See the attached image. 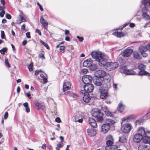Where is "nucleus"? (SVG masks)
I'll return each instance as SVG.
<instances>
[{"instance_id":"obj_1","label":"nucleus","mask_w":150,"mask_h":150,"mask_svg":"<svg viewBox=\"0 0 150 150\" xmlns=\"http://www.w3.org/2000/svg\"><path fill=\"white\" fill-rule=\"evenodd\" d=\"M92 58L98 62L99 64L101 67H104L107 70H113L118 67L119 64L117 62H107V60L103 56L100 52L93 51L91 53Z\"/></svg>"},{"instance_id":"obj_2","label":"nucleus","mask_w":150,"mask_h":150,"mask_svg":"<svg viewBox=\"0 0 150 150\" xmlns=\"http://www.w3.org/2000/svg\"><path fill=\"white\" fill-rule=\"evenodd\" d=\"M115 121L110 119H106L105 123L101 126V130L104 134L106 133L110 129V127L115 123Z\"/></svg>"},{"instance_id":"obj_3","label":"nucleus","mask_w":150,"mask_h":150,"mask_svg":"<svg viewBox=\"0 0 150 150\" xmlns=\"http://www.w3.org/2000/svg\"><path fill=\"white\" fill-rule=\"evenodd\" d=\"M92 116L96 118L98 122H102L103 120V116L104 114L98 108H94L92 109L91 112Z\"/></svg>"},{"instance_id":"obj_4","label":"nucleus","mask_w":150,"mask_h":150,"mask_svg":"<svg viewBox=\"0 0 150 150\" xmlns=\"http://www.w3.org/2000/svg\"><path fill=\"white\" fill-rule=\"evenodd\" d=\"M139 50L143 57H146L148 55V54L146 52L148 50L150 51V44H148L146 47L142 46L139 47Z\"/></svg>"},{"instance_id":"obj_5","label":"nucleus","mask_w":150,"mask_h":150,"mask_svg":"<svg viewBox=\"0 0 150 150\" xmlns=\"http://www.w3.org/2000/svg\"><path fill=\"white\" fill-rule=\"evenodd\" d=\"M93 81V78L90 75H84L82 78V81L85 85L90 84Z\"/></svg>"},{"instance_id":"obj_6","label":"nucleus","mask_w":150,"mask_h":150,"mask_svg":"<svg viewBox=\"0 0 150 150\" xmlns=\"http://www.w3.org/2000/svg\"><path fill=\"white\" fill-rule=\"evenodd\" d=\"M80 93L83 95V99L85 103H88L91 99L90 94L83 91V90L81 91Z\"/></svg>"},{"instance_id":"obj_7","label":"nucleus","mask_w":150,"mask_h":150,"mask_svg":"<svg viewBox=\"0 0 150 150\" xmlns=\"http://www.w3.org/2000/svg\"><path fill=\"white\" fill-rule=\"evenodd\" d=\"M106 72L104 71L99 70L95 72L94 77L103 79V78L106 76Z\"/></svg>"},{"instance_id":"obj_8","label":"nucleus","mask_w":150,"mask_h":150,"mask_svg":"<svg viewBox=\"0 0 150 150\" xmlns=\"http://www.w3.org/2000/svg\"><path fill=\"white\" fill-rule=\"evenodd\" d=\"M101 108L102 110L104 112L106 116L108 117H114V115L113 113L109 111V108L107 107L104 106H102Z\"/></svg>"},{"instance_id":"obj_9","label":"nucleus","mask_w":150,"mask_h":150,"mask_svg":"<svg viewBox=\"0 0 150 150\" xmlns=\"http://www.w3.org/2000/svg\"><path fill=\"white\" fill-rule=\"evenodd\" d=\"M131 129V125L129 124H126L122 126L121 130L125 133H128Z\"/></svg>"},{"instance_id":"obj_10","label":"nucleus","mask_w":150,"mask_h":150,"mask_svg":"<svg viewBox=\"0 0 150 150\" xmlns=\"http://www.w3.org/2000/svg\"><path fill=\"white\" fill-rule=\"evenodd\" d=\"M83 87L84 90L83 91L88 93L92 92L94 89L93 86L91 84L85 85L83 86Z\"/></svg>"},{"instance_id":"obj_11","label":"nucleus","mask_w":150,"mask_h":150,"mask_svg":"<svg viewBox=\"0 0 150 150\" xmlns=\"http://www.w3.org/2000/svg\"><path fill=\"white\" fill-rule=\"evenodd\" d=\"M99 91L100 93V97L101 98L106 99L108 98L109 96L107 91L103 90L101 88H100Z\"/></svg>"},{"instance_id":"obj_12","label":"nucleus","mask_w":150,"mask_h":150,"mask_svg":"<svg viewBox=\"0 0 150 150\" xmlns=\"http://www.w3.org/2000/svg\"><path fill=\"white\" fill-rule=\"evenodd\" d=\"M103 81V79L96 78L94 77L93 78V81L94 84L98 86L102 85Z\"/></svg>"},{"instance_id":"obj_13","label":"nucleus","mask_w":150,"mask_h":150,"mask_svg":"<svg viewBox=\"0 0 150 150\" xmlns=\"http://www.w3.org/2000/svg\"><path fill=\"white\" fill-rule=\"evenodd\" d=\"M70 82L67 80H65L63 85V91L64 92L71 88Z\"/></svg>"},{"instance_id":"obj_14","label":"nucleus","mask_w":150,"mask_h":150,"mask_svg":"<svg viewBox=\"0 0 150 150\" xmlns=\"http://www.w3.org/2000/svg\"><path fill=\"white\" fill-rule=\"evenodd\" d=\"M43 104L39 100H37L34 102V106L35 109L38 110L42 109L43 107Z\"/></svg>"},{"instance_id":"obj_15","label":"nucleus","mask_w":150,"mask_h":150,"mask_svg":"<svg viewBox=\"0 0 150 150\" xmlns=\"http://www.w3.org/2000/svg\"><path fill=\"white\" fill-rule=\"evenodd\" d=\"M133 52V50L132 49H127L124 50L123 52L122 53V55L124 57H128L130 56Z\"/></svg>"},{"instance_id":"obj_16","label":"nucleus","mask_w":150,"mask_h":150,"mask_svg":"<svg viewBox=\"0 0 150 150\" xmlns=\"http://www.w3.org/2000/svg\"><path fill=\"white\" fill-rule=\"evenodd\" d=\"M132 54L134 58L135 59L140 60L142 58V56H143L140 53L139 50V52L134 51L133 52Z\"/></svg>"},{"instance_id":"obj_17","label":"nucleus","mask_w":150,"mask_h":150,"mask_svg":"<svg viewBox=\"0 0 150 150\" xmlns=\"http://www.w3.org/2000/svg\"><path fill=\"white\" fill-rule=\"evenodd\" d=\"M143 138L142 135L139 134H136L133 138V141L137 143L140 142Z\"/></svg>"},{"instance_id":"obj_18","label":"nucleus","mask_w":150,"mask_h":150,"mask_svg":"<svg viewBox=\"0 0 150 150\" xmlns=\"http://www.w3.org/2000/svg\"><path fill=\"white\" fill-rule=\"evenodd\" d=\"M92 64V61L91 58H89L85 60L83 63L84 67H88Z\"/></svg>"},{"instance_id":"obj_19","label":"nucleus","mask_w":150,"mask_h":150,"mask_svg":"<svg viewBox=\"0 0 150 150\" xmlns=\"http://www.w3.org/2000/svg\"><path fill=\"white\" fill-rule=\"evenodd\" d=\"M40 22L45 29L47 28L48 23L47 21L44 19L42 16H41L40 19Z\"/></svg>"},{"instance_id":"obj_20","label":"nucleus","mask_w":150,"mask_h":150,"mask_svg":"<svg viewBox=\"0 0 150 150\" xmlns=\"http://www.w3.org/2000/svg\"><path fill=\"white\" fill-rule=\"evenodd\" d=\"M88 122L90 125L93 128H96L97 127L96 120L91 117H89Z\"/></svg>"},{"instance_id":"obj_21","label":"nucleus","mask_w":150,"mask_h":150,"mask_svg":"<svg viewBox=\"0 0 150 150\" xmlns=\"http://www.w3.org/2000/svg\"><path fill=\"white\" fill-rule=\"evenodd\" d=\"M87 132L88 135L91 137H93L96 134V130L93 128H88L87 129Z\"/></svg>"},{"instance_id":"obj_22","label":"nucleus","mask_w":150,"mask_h":150,"mask_svg":"<svg viewBox=\"0 0 150 150\" xmlns=\"http://www.w3.org/2000/svg\"><path fill=\"white\" fill-rule=\"evenodd\" d=\"M148 130H144V128L142 127H139L138 130V134H139L140 135H142V136H145L146 134V133L148 132Z\"/></svg>"},{"instance_id":"obj_23","label":"nucleus","mask_w":150,"mask_h":150,"mask_svg":"<svg viewBox=\"0 0 150 150\" xmlns=\"http://www.w3.org/2000/svg\"><path fill=\"white\" fill-rule=\"evenodd\" d=\"M142 140L143 142L144 143L147 144L150 143V137L147 135V133L145 136H143Z\"/></svg>"},{"instance_id":"obj_24","label":"nucleus","mask_w":150,"mask_h":150,"mask_svg":"<svg viewBox=\"0 0 150 150\" xmlns=\"http://www.w3.org/2000/svg\"><path fill=\"white\" fill-rule=\"evenodd\" d=\"M124 108L125 106L122 103H119L117 107V111L122 113L124 111Z\"/></svg>"},{"instance_id":"obj_25","label":"nucleus","mask_w":150,"mask_h":150,"mask_svg":"<svg viewBox=\"0 0 150 150\" xmlns=\"http://www.w3.org/2000/svg\"><path fill=\"white\" fill-rule=\"evenodd\" d=\"M112 79V76L110 75H107L105 78H103L104 82L106 83H110Z\"/></svg>"},{"instance_id":"obj_26","label":"nucleus","mask_w":150,"mask_h":150,"mask_svg":"<svg viewBox=\"0 0 150 150\" xmlns=\"http://www.w3.org/2000/svg\"><path fill=\"white\" fill-rule=\"evenodd\" d=\"M113 35L117 36V37L121 38L124 36L125 34L123 32H114L113 33Z\"/></svg>"},{"instance_id":"obj_27","label":"nucleus","mask_w":150,"mask_h":150,"mask_svg":"<svg viewBox=\"0 0 150 150\" xmlns=\"http://www.w3.org/2000/svg\"><path fill=\"white\" fill-rule=\"evenodd\" d=\"M111 86L110 83H105L103 85V88H101L103 90H105L107 91H108V89Z\"/></svg>"},{"instance_id":"obj_28","label":"nucleus","mask_w":150,"mask_h":150,"mask_svg":"<svg viewBox=\"0 0 150 150\" xmlns=\"http://www.w3.org/2000/svg\"><path fill=\"white\" fill-rule=\"evenodd\" d=\"M118 148V146L116 145L106 146L105 149L106 150H115V149H117Z\"/></svg>"},{"instance_id":"obj_29","label":"nucleus","mask_w":150,"mask_h":150,"mask_svg":"<svg viewBox=\"0 0 150 150\" xmlns=\"http://www.w3.org/2000/svg\"><path fill=\"white\" fill-rule=\"evenodd\" d=\"M124 72L125 74L128 75H134L136 74L135 72L133 71L132 69L125 70V71Z\"/></svg>"},{"instance_id":"obj_30","label":"nucleus","mask_w":150,"mask_h":150,"mask_svg":"<svg viewBox=\"0 0 150 150\" xmlns=\"http://www.w3.org/2000/svg\"><path fill=\"white\" fill-rule=\"evenodd\" d=\"M139 75L140 76L145 75L146 76H150V73L147 72L144 70L140 71L138 73Z\"/></svg>"},{"instance_id":"obj_31","label":"nucleus","mask_w":150,"mask_h":150,"mask_svg":"<svg viewBox=\"0 0 150 150\" xmlns=\"http://www.w3.org/2000/svg\"><path fill=\"white\" fill-rule=\"evenodd\" d=\"M127 139L125 137L122 136L119 137V141L120 142L123 143L126 142Z\"/></svg>"},{"instance_id":"obj_32","label":"nucleus","mask_w":150,"mask_h":150,"mask_svg":"<svg viewBox=\"0 0 150 150\" xmlns=\"http://www.w3.org/2000/svg\"><path fill=\"white\" fill-rule=\"evenodd\" d=\"M134 116L133 115H131L129 116H127L122 118V121H127L129 119L130 120L134 119Z\"/></svg>"},{"instance_id":"obj_33","label":"nucleus","mask_w":150,"mask_h":150,"mask_svg":"<svg viewBox=\"0 0 150 150\" xmlns=\"http://www.w3.org/2000/svg\"><path fill=\"white\" fill-rule=\"evenodd\" d=\"M43 72L46 75V77H45L44 75L42 74H40V76L43 79L44 83H46L48 81L47 79L46 78V77H47V74H46L44 72Z\"/></svg>"},{"instance_id":"obj_34","label":"nucleus","mask_w":150,"mask_h":150,"mask_svg":"<svg viewBox=\"0 0 150 150\" xmlns=\"http://www.w3.org/2000/svg\"><path fill=\"white\" fill-rule=\"evenodd\" d=\"M24 14L22 13H21L19 15V18L23 22L26 21L24 18Z\"/></svg>"},{"instance_id":"obj_35","label":"nucleus","mask_w":150,"mask_h":150,"mask_svg":"<svg viewBox=\"0 0 150 150\" xmlns=\"http://www.w3.org/2000/svg\"><path fill=\"white\" fill-rule=\"evenodd\" d=\"M25 108L26 112L27 113H28L30 111V109L28 107V103L26 102L23 104Z\"/></svg>"},{"instance_id":"obj_36","label":"nucleus","mask_w":150,"mask_h":150,"mask_svg":"<svg viewBox=\"0 0 150 150\" xmlns=\"http://www.w3.org/2000/svg\"><path fill=\"white\" fill-rule=\"evenodd\" d=\"M90 70L93 71H95L98 69V66L97 64H93L90 67Z\"/></svg>"},{"instance_id":"obj_37","label":"nucleus","mask_w":150,"mask_h":150,"mask_svg":"<svg viewBox=\"0 0 150 150\" xmlns=\"http://www.w3.org/2000/svg\"><path fill=\"white\" fill-rule=\"evenodd\" d=\"M143 119L142 118L136 120L135 121V124L136 125L137 124L141 125L143 122Z\"/></svg>"},{"instance_id":"obj_38","label":"nucleus","mask_w":150,"mask_h":150,"mask_svg":"<svg viewBox=\"0 0 150 150\" xmlns=\"http://www.w3.org/2000/svg\"><path fill=\"white\" fill-rule=\"evenodd\" d=\"M142 16L143 17L145 18L146 19L149 20H150V16L146 13H142Z\"/></svg>"},{"instance_id":"obj_39","label":"nucleus","mask_w":150,"mask_h":150,"mask_svg":"<svg viewBox=\"0 0 150 150\" xmlns=\"http://www.w3.org/2000/svg\"><path fill=\"white\" fill-rule=\"evenodd\" d=\"M33 63L32 62L28 66V68L30 71H33Z\"/></svg>"},{"instance_id":"obj_40","label":"nucleus","mask_w":150,"mask_h":150,"mask_svg":"<svg viewBox=\"0 0 150 150\" xmlns=\"http://www.w3.org/2000/svg\"><path fill=\"white\" fill-rule=\"evenodd\" d=\"M113 142V141H111L110 140H108L106 142V144L107 145L106 146H112Z\"/></svg>"},{"instance_id":"obj_41","label":"nucleus","mask_w":150,"mask_h":150,"mask_svg":"<svg viewBox=\"0 0 150 150\" xmlns=\"http://www.w3.org/2000/svg\"><path fill=\"white\" fill-rule=\"evenodd\" d=\"M40 43L42 45H44V46L47 49H50V47L47 44V43L45 42H44L42 40H41L40 41Z\"/></svg>"},{"instance_id":"obj_42","label":"nucleus","mask_w":150,"mask_h":150,"mask_svg":"<svg viewBox=\"0 0 150 150\" xmlns=\"http://www.w3.org/2000/svg\"><path fill=\"white\" fill-rule=\"evenodd\" d=\"M148 7L147 6H145L144 5V7H143L142 8V12L143 13H146L147 11V10L148 9Z\"/></svg>"},{"instance_id":"obj_43","label":"nucleus","mask_w":150,"mask_h":150,"mask_svg":"<svg viewBox=\"0 0 150 150\" xmlns=\"http://www.w3.org/2000/svg\"><path fill=\"white\" fill-rule=\"evenodd\" d=\"M138 68L140 71L144 70L145 69V66L142 64H140L138 67Z\"/></svg>"},{"instance_id":"obj_44","label":"nucleus","mask_w":150,"mask_h":150,"mask_svg":"<svg viewBox=\"0 0 150 150\" xmlns=\"http://www.w3.org/2000/svg\"><path fill=\"white\" fill-rule=\"evenodd\" d=\"M149 0H142V3L144 4L145 6L148 5Z\"/></svg>"},{"instance_id":"obj_45","label":"nucleus","mask_w":150,"mask_h":150,"mask_svg":"<svg viewBox=\"0 0 150 150\" xmlns=\"http://www.w3.org/2000/svg\"><path fill=\"white\" fill-rule=\"evenodd\" d=\"M7 48L6 47H4L1 50L0 53L2 54H4L5 52H7Z\"/></svg>"},{"instance_id":"obj_46","label":"nucleus","mask_w":150,"mask_h":150,"mask_svg":"<svg viewBox=\"0 0 150 150\" xmlns=\"http://www.w3.org/2000/svg\"><path fill=\"white\" fill-rule=\"evenodd\" d=\"M5 63L6 65L8 67L10 68L11 67V65L8 62V59L7 58L5 59Z\"/></svg>"},{"instance_id":"obj_47","label":"nucleus","mask_w":150,"mask_h":150,"mask_svg":"<svg viewBox=\"0 0 150 150\" xmlns=\"http://www.w3.org/2000/svg\"><path fill=\"white\" fill-rule=\"evenodd\" d=\"M1 38L2 39H4L6 40V38L5 37V33H4V31H3V30H1Z\"/></svg>"},{"instance_id":"obj_48","label":"nucleus","mask_w":150,"mask_h":150,"mask_svg":"<svg viewBox=\"0 0 150 150\" xmlns=\"http://www.w3.org/2000/svg\"><path fill=\"white\" fill-rule=\"evenodd\" d=\"M39 58H41L42 59H45V58L44 56V54L43 53H40L38 55Z\"/></svg>"},{"instance_id":"obj_49","label":"nucleus","mask_w":150,"mask_h":150,"mask_svg":"<svg viewBox=\"0 0 150 150\" xmlns=\"http://www.w3.org/2000/svg\"><path fill=\"white\" fill-rule=\"evenodd\" d=\"M65 46H61L60 47L59 50L60 51H62V52L64 53L65 50Z\"/></svg>"},{"instance_id":"obj_50","label":"nucleus","mask_w":150,"mask_h":150,"mask_svg":"<svg viewBox=\"0 0 150 150\" xmlns=\"http://www.w3.org/2000/svg\"><path fill=\"white\" fill-rule=\"evenodd\" d=\"M120 68L123 70V72L124 74L125 70H127V68L126 66H122L120 67Z\"/></svg>"},{"instance_id":"obj_51","label":"nucleus","mask_w":150,"mask_h":150,"mask_svg":"<svg viewBox=\"0 0 150 150\" xmlns=\"http://www.w3.org/2000/svg\"><path fill=\"white\" fill-rule=\"evenodd\" d=\"M107 139L108 140H110L112 141H113L114 140V138L111 135H109L107 137Z\"/></svg>"},{"instance_id":"obj_52","label":"nucleus","mask_w":150,"mask_h":150,"mask_svg":"<svg viewBox=\"0 0 150 150\" xmlns=\"http://www.w3.org/2000/svg\"><path fill=\"white\" fill-rule=\"evenodd\" d=\"M62 147V144H58L57 145V147H56V150H59L60 148Z\"/></svg>"},{"instance_id":"obj_53","label":"nucleus","mask_w":150,"mask_h":150,"mask_svg":"<svg viewBox=\"0 0 150 150\" xmlns=\"http://www.w3.org/2000/svg\"><path fill=\"white\" fill-rule=\"evenodd\" d=\"M43 72L41 69L36 70L35 71V74L36 76H37L40 72Z\"/></svg>"},{"instance_id":"obj_54","label":"nucleus","mask_w":150,"mask_h":150,"mask_svg":"<svg viewBox=\"0 0 150 150\" xmlns=\"http://www.w3.org/2000/svg\"><path fill=\"white\" fill-rule=\"evenodd\" d=\"M76 38L81 42H82L83 40V37L77 36Z\"/></svg>"},{"instance_id":"obj_55","label":"nucleus","mask_w":150,"mask_h":150,"mask_svg":"<svg viewBox=\"0 0 150 150\" xmlns=\"http://www.w3.org/2000/svg\"><path fill=\"white\" fill-rule=\"evenodd\" d=\"M6 18L8 19H10L11 18V16L10 14L7 13L6 15Z\"/></svg>"},{"instance_id":"obj_56","label":"nucleus","mask_w":150,"mask_h":150,"mask_svg":"<svg viewBox=\"0 0 150 150\" xmlns=\"http://www.w3.org/2000/svg\"><path fill=\"white\" fill-rule=\"evenodd\" d=\"M83 121V120L82 118H81L78 120H77L76 119H75V122H79V123L82 122Z\"/></svg>"},{"instance_id":"obj_57","label":"nucleus","mask_w":150,"mask_h":150,"mask_svg":"<svg viewBox=\"0 0 150 150\" xmlns=\"http://www.w3.org/2000/svg\"><path fill=\"white\" fill-rule=\"evenodd\" d=\"M5 13V11L4 10L2 11L0 13V16L1 17H3L4 16V15Z\"/></svg>"},{"instance_id":"obj_58","label":"nucleus","mask_w":150,"mask_h":150,"mask_svg":"<svg viewBox=\"0 0 150 150\" xmlns=\"http://www.w3.org/2000/svg\"><path fill=\"white\" fill-rule=\"evenodd\" d=\"M150 26V21L146 23L144 26V28L148 27Z\"/></svg>"},{"instance_id":"obj_59","label":"nucleus","mask_w":150,"mask_h":150,"mask_svg":"<svg viewBox=\"0 0 150 150\" xmlns=\"http://www.w3.org/2000/svg\"><path fill=\"white\" fill-rule=\"evenodd\" d=\"M26 37L28 38H31V36L30 35V33L29 32H27L26 33Z\"/></svg>"},{"instance_id":"obj_60","label":"nucleus","mask_w":150,"mask_h":150,"mask_svg":"<svg viewBox=\"0 0 150 150\" xmlns=\"http://www.w3.org/2000/svg\"><path fill=\"white\" fill-rule=\"evenodd\" d=\"M55 121L58 123H59L61 122V121L60 118L59 117H57L55 118Z\"/></svg>"},{"instance_id":"obj_61","label":"nucleus","mask_w":150,"mask_h":150,"mask_svg":"<svg viewBox=\"0 0 150 150\" xmlns=\"http://www.w3.org/2000/svg\"><path fill=\"white\" fill-rule=\"evenodd\" d=\"M25 94L26 95V96L28 97L29 98L31 99L32 98V97L29 92L25 93Z\"/></svg>"},{"instance_id":"obj_62","label":"nucleus","mask_w":150,"mask_h":150,"mask_svg":"<svg viewBox=\"0 0 150 150\" xmlns=\"http://www.w3.org/2000/svg\"><path fill=\"white\" fill-rule=\"evenodd\" d=\"M35 32H36L38 33L41 36V33L40 30L38 29H36Z\"/></svg>"},{"instance_id":"obj_63","label":"nucleus","mask_w":150,"mask_h":150,"mask_svg":"<svg viewBox=\"0 0 150 150\" xmlns=\"http://www.w3.org/2000/svg\"><path fill=\"white\" fill-rule=\"evenodd\" d=\"M25 28V24L23 25L21 27V29L22 30L24 31Z\"/></svg>"},{"instance_id":"obj_64","label":"nucleus","mask_w":150,"mask_h":150,"mask_svg":"<svg viewBox=\"0 0 150 150\" xmlns=\"http://www.w3.org/2000/svg\"><path fill=\"white\" fill-rule=\"evenodd\" d=\"M147 150L145 147H144L143 146H140L138 150Z\"/></svg>"}]
</instances>
